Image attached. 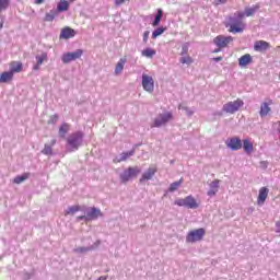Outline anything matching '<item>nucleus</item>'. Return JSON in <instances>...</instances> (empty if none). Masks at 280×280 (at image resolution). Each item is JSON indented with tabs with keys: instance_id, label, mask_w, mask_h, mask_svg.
Here are the masks:
<instances>
[{
	"instance_id": "12",
	"label": "nucleus",
	"mask_w": 280,
	"mask_h": 280,
	"mask_svg": "<svg viewBox=\"0 0 280 280\" xmlns=\"http://www.w3.org/2000/svg\"><path fill=\"white\" fill-rule=\"evenodd\" d=\"M159 170L156 168V166H151L147 170V172H144L140 178V183H145V180H152V178L154 177V174H156Z\"/></svg>"
},
{
	"instance_id": "34",
	"label": "nucleus",
	"mask_w": 280,
	"mask_h": 280,
	"mask_svg": "<svg viewBox=\"0 0 280 280\" xmlns=\"http://www.w3.org/2000/svg\"><path fill=\"white\" fill-rule=\"evenodd\" d=\"M42 154L46 156H51L54 154V149L49 144H45L44 149L42 150Z\"/></svg>"
},
{
	"instance_id": "19",
	"label": "nucleus",
	"mask_w": 280,
	"mask_h": 280,
	"mask_svg": "<svg viewBox=\"0 0 280 280\" xmlns=\"http://www.w3.org/2000/svg\"><path fill=\"white\" fill-rule=\"evenodd\" d=\"M269 190L266 187H261L259 189L258 198H257V205L261 206L266 202V199L268 198Z\"/></svg>"
},
{
	"instance_id": "9",
	"label": "nucleus",
	"mask_w": 280,
	"mask_h": 280,
	"mask_svg": "<svg viewBox=\"0 0 280 280\" xmlns=\"http://www.w3.org/2000/svg\"><path fill=\"white\" fill-rule=\"evenodd\" d=\"M225 144L230 150L237 152V150H242V139L240 137H232L225 141Z\"/></svg>"
},
{
	"instance_id": "44",
	"label": "nucleus",
	"mask_w": 280,
	"mask_h": 280,
	"mask_svg": "<svg viewBox=\"0 0 280 280\" xmlns=\"http://www.w3.org/2000/svg\"><path fill=\"white\" fill-rule=\"evenodd\" d=\"M77 220H85L86 221V215H79V217H77Z\"/></svg>"
},
{
	"instance_id": "2",
	"label": "nucleus",
	"mask_w": 280,
	"mask_h": 280,
	"mask_svg": "<svg viewBox=\"0 0 280 280\" xmlns=\"http://www.w3.org/2000/svg\"><path fill=\"white\" fill-rule=\"evenodd\" d=\"M139 174H141V168H139V166H129L120 174V182L122 185H126V183H129L132 178H137Z\"/></svg>"
},
{
	"instance_id": "52",
	"label": "nucleus",
	"mask_w": 280,
	"mask_h": 280,
	"mask_svg": "<svg viewBox=\"0 0 280 280\" xmlns=\"http://www.w3.org/2000/svg\"><path fill=\"white\" fill-rule=\"evenodd\" d=\"M278 126H280V121H278Z\"/></svg>"
},
{
	"instance_id": "41",
	"label": "nucleus",
	"mask_w": 280,
	"mask_h": 280,
	"mask_svg": "<svg viewBox=\"0 0 280 280\" xmlns=\"http://www.w3.org/2000/svg\"><path fill=\"white\" fill-rule=\"evenodd\" d=\"M228 0H215L214 5H221L222 3H226Z\"/></svg>"
},
{
	"instance_id": "26",
	"label": "nucleus",
	"mask_w": 280,
	"mask_h": 280,
	"mask_svg": "<svg viewBox=\"0 0 280 280\" xmlns=\"http://www.w3.org/2000/svg\"><path fill=\"white\" fill-rule=\"evenodd\" d=\"M57 15H58V11L50 10L48 13L45 14L44 21L46 23H51V21H54V19H56Z\"/></svg>"
},
{
	"instance_id": "49",
	"label": "nucleus",
	"mask_w": 280,
	"mask_h": 280,
	"mask_svg": "<svg viewBox=\"0 0 280 280\" xmlns=\"http://www.w3.org/2000/svg\"><path fill=\"white\" fill-rule=\"evenodd\" d=\"M0 30H3V22L0 23Z\"/></svg>"
},
{
	"instance_id": "4",
	"label": "nucleus",
	"mask_w": 280,
	"mask_h": 280,
	"mask_svg": "<svg viewBox=\"0 0 280 280\" xmlns=\"http://www.w3.org/2000/svg\"><path fill=\"white\" fill-rule=\"evenodd\" d=\"M174 116L171 112H165L160 114L156 118H154L153 122L151 124V128H161V126H165L168 121H172Z\"/></svg>"
},
{
	"instance_id": "3",
	"label": "nucleus",
	"mask_w": 280,
	"mask_h": 280,
	"mask_svg": "<svg viewBox=\"0 0 280 280\" xmlns=\"http://www.w3.org/2000/svg\"><path fill=\"white\" fill-rule=\"evenodd\" d=\"M206 234H207V231L205 230V228L191 230L188 232L186 236V242L187 244H196V242H202Z\"/></svg>"
},
{
	"instance_id": "51",
	"label": "nucleus",
	"mask_w": 280,
	"mask_h": 280,
	"mask_svg": "<svg viewBox=\"0 0 280 280\" xmlns=\"http://www.w3.org/2000/svg\"><path fill=\"white\" fill-rule=\"evenodd\" d=\"M188 115H194V112H189Z\"/></svg>"
},
{
	"instance_id": "45",
	"label": "nucleus",
	"mask_w": 280,
	"mask_h": 280,
	"mask_svg": "<svg viewBox=\"0 0 280 280\" xmlns=\"http://www.w3.org/2000/svg\"><path fill=\"white\" fill-rule=\"evenodd\" d=\"M213 60H214V62H220V61H222V57H215V58H213Z\"/></svg>"
},
{
	"instance_id": "32",
	"label": "nucleus",
	"mask_w": 280,
	"mask_h": 280,
	"mask_svg": "<svg viewBox=\"0 0 280 280\" xmlns=\"http://www.w3.org/2000/svg\"><path fill=\"white\" fill-rule=\"evenodd\" d=\"M80 211V206H71L65 211V215H74Z\"/></svg>"
},
{
	"instance_id": "8",
	"label": "nucleus",
	"mask_w": 280,
	"mask_h": 280,
	"mask_svg": "<svg viewBox=\"0 0 280 280\" xmlns=\"http://www.w3.org/2000/svg\"><path fill=\"white\" fill-rule=\"evenodd\" d=\"M82 54H84V51H82V49H78L74 52H66L61 57L62 63L69 65V62H73V60H78V59L82 58Z\"/></svg>"
},
{
	"instance_id": "15",
	"label": "nucleus",
	"mask_w": 280,
	"mask_h": 280,
	"mask_svg": "<svg viewBox=\"0 0 280 280\" xmlns=\"http://www.w3.org/2000/svg\"><path fill=\"white\" fill-rule=\"evenodd\" d=\"M97 218H102V210L93 207L86 213V222H91V220H97Z\"/></svg>"
},
{
	"instance_id": "29",
	"label": "nucleus",
	"mask_w": 280,
	"mask_h": 280,
	"mask_svg": "<svg viewBox=\"0 0 280 280\" xmlns=\"http://www.w3.org/2000/svg\"><path fill=\"white\" fill-rule=\"evenodd\" d=\"M130 156H135V150L128 151V152H122L120 154V159L116 161V163H121V161H128Z\"/></svg>"
},
{
	"instance_id": "20",
	"label": "nucleus",
	"mask_w": 280,
	"mask_h": 280,
	"mask_svg": "<svg viewBox=\"0 0 280 280\" xmlns=\"http://www.w3.org/2000/svg\"><path fill=\"white\" fill-rule=\"evenodd\" d=\"M219 189H220V179H214L210 184V189L208 190V196H210V197L215 196V194H218Z\"/></svg>"
},
{
	"instance_id": "17",
	"label": "nucleus",
	"mask_w": 280,
	"mask_h": 280,
	"mask_svg": "<svg viewBox=\"0 0 280 280\" xmlns=\"http://www.w3.org/2000/svg\"><path fill=\"white\" fill-rule=\"evenodd\" d=\"M9 71L11 72V73H13V75H14V73H21V71H23V62H21V61H11L10 63H9Z\"/></svg>"
},
{
	"instance_id": "23",
	"label": "nucleus",
	"mask_w": 280,
	"mask_h": 280,
	"mask_svg": "<svg viewBox=\"0 0 280 280\" xmlns=\"http://www.w3.org/2000/svg\"><path fill=\"white\" fill-rule=\"evenodd\" d=\"M67 10H69V1L60 0L57 4L56 12H67Z\"/></svg>"
},
{
	"instance_id": "31",
	"label": "nucleus",
	"mask_w": 280,
	"mask_h": 280,
	"mask_svg": "<svg viewBox=\"0 0 280 280\" xmlns=\"http://www.w3.org/2000/svg\"><path fill=\"white\" fill-rule=\"evenodd\" d=\"M126 65V59L121 58L115 68V73L116 75H119V73H121V71H124V66Z\"/></svg>"
},
{
	"instance_id": "33",
	"label": "nucleus",
	"mask_w": 280,
	"mask_h": 280,
	"mask_svg": "<svg viewBox=\"0 0 280 280\" xmlns=\"http://www.w3.org/2000/svg\"><path fill=\"white\" fill-rule=\"evenodd\" d=\"M182 185H183V178H180L177 182L172 183L168 188V191H171V192L176 191L178 189V187H180Z\"/></svg>"
},
{
	"instance_id": "6",
	"label": "nucleus",
	"mask_w": 280,
	"mask_h": 280,
	"mask_svg": "<svg viewBox=\"0 0 280 280\" xmlns=\"http://www.w3.org/2000/svg\"><path fill=\"white\" fill-rule=\"evenodd\" d=\"M84 133L82 131H77L68 137V145H71L74 150H78L82 143Z\"/></svg>"
},
{
	"instance_id": "1",
	"label": "nucleus",
	"mask_w": 280,
	"mask_h": 280,
	"mask_svg": "<svg viewBox=\"0 0 280 280\" xmlns=\"http://www.w3.org/2000/svg\"><path fill=\"white\" fill-rule=\"evenodd\" d=\"M257 10H259V4H256L253 8H246L245 12L237 11L234 13V16H229L226 24V27H230L229 32L232 34H242V32L246 30V24L243 19L245 16H253Z\"/></svg>"
},
{
	"instance_id": "7",
	"label": "nucleus",
	"mask_w": 280,
	"mask_h": 280,
	"mask_svg": "<svg viewBox=\"0 0 280 280\" xmlns=\"http://www.w3.org/2000/svg\"><path fill=\"white\" fill-rule=\"evenodd\" d=\"M213 43L215 46L219 47V49H224L225 47H229V45H231V43H233V37L218 35L217 37H214Z\"/></svg>"
},
{
	"instance_id": "53",
	"label": "nucleus",
	"mask_w": 280,
	"mask_h": 280,
	"mask_svg": "<svg viewBox=\"0 0 280 280\" xmlns=\"http://www.w3.org/2000/svg\"><path fill=\"white\" fill-rule=\"evenodd\" d=\"M71 2L75 1V0H70Z\"/></svg>"
},
{
	"instance_id": "13",
	"label": "nucleus",
	"mask_w": 280,
	"mask_h": 280,
	"mask_svg": "<svg viewBox=\"0 0 280 280\" xmlns=\"http://www.w3.org/2000/svg\"><path fill=\"white\" fill-rule=\"evenodd\" d=\"M248 65H253V56L250 54H245L238 58V67L241 69H246Z\"/></svg>"
},
{
	"instance_id": "28",
	"label": "nucleus",
	"mask_w": 280,
	"mask_h": 280,
	"mask_svg": "<svg viewBox=\"0 0 280 280\" xmlns=\"http://www.w3.org/2000/svg\"><path fill=\"white\" fill-rule=\"evenodd\" d=\"M141 56H143L144 58H154V56H156V50L152 48H145L141 51Z\"/></svg>"
},
{
	"instance_id": "43",
	"label": "nucleus",
	"mask_w": 280,
	"mask_h": 280,
	"mask_svg": "<svg viewBox=\"0 0 280 280\" xmlns=\"http://www.w3.org/2000/svg\"><path fill=\"white\" fill-rule=\"evenodd\" d=\"M38 69H40V65L36 63V65L33 67V70H34V71H38Z\"/></svg>"
},
{
	"instance_id": "35",
	"label": "nucleus",
	"mask_w": 280,
	"mask_h": 280,
	"mask_svg": "<svg viewBox=\"0 0 280 280\" xmlns=\"http://www.w3.org/2000/svg\"><path fill=\"white\" fill-rule=\"evenodd\" d=\"M179 62L182 65H192L194 63V59L190 56H185V57H182L179 59Z\"/></svg>"
},
{
	"instance_id": "21",
	"label": "nucleus",
	"mask_w": 280,
	"mask_h": 280,
	"mask_svg": "<svg viewBox=\"0 0 280 280\" xmlns=\"http://www.w3.org/2000/svg\"><path fill=\"white\" fill-rule=\"evenodd\" d=\"M242 143L243 150L244 152H246V154H253V152H255V147L253 145V142H250L248 139H244Z\"/></svg>"
},
{
	"instance_id": "38",
	"label": "nucleus",
	"mask_w": 280,
	"mask_h": 280,
	"mask_svg": "<svg viewBox=\"0 0 280 280\" xmlns=\"http://www.w3.org/2000/svg\"><path fill=\"white\" fill-rule=\"evenodd\" d=\"M174 205L177 207H187V197L175 200Z\"/></svg>"
},
{
	"instance_id": "46",
	"label": "nucleus",
	"mask_w": 280,
	"mask_h": 280,
	"mask_svg": "<svg viewBox=\"0 0 280 280\" xmlns=\"http://www.w3.org/2000/svg\"><path fill=\"white\" fill-rule=\"evenodd\" d=\"M108 276H101L97 280H107Z\"/></svg>"
},
{
	"instance_id": "25",
	"label": "nucleus",
	"mask_w": 280,
	"mask_h": 280,
	"mask_svg": "<svg viewBox=\"0 0 280 280\" xmlns=\"http://www.w3.org/2000/svg\"><path fill=\"white\" fill-rule=\"evenodd\" d=\"M187 209H198V202L194 196H187Z\"/></svg>"
},
{
	"instance_id": "16",
	"label": "nucleus",
	"mask_w": 280,
	"mask_h": 280,
	"mask_svg": "<svg viewBox=\"0 0 280 280\" xmlns=\"http://www.w3.org/2000/svg\"><path fill=\"white\" fill-rule=\"evenodd\" d=\"M267 49H270V43L266 40H256L254 44V50L255 51H267Z\"/></svg>"
},
{
	"instance_id": "37",
	"label": "nucleus",
	"mask_w": 280,
	"mask_h": 280,
	"mask_svg": "<svg viewBox=\"0 0 280 280\" xmlns=\"http://www.w3.org/2000/svg\"><path fill=\"white\" fill-rule=\"evenodd\" d=\"M36 60L38 65H43V62H47V52H43L39 56H36Z\"/></svg>"
},
{
	"instance_id": "11",
	"label": "nucleus",
	"mask_w": 280,
	"mask_h": 280,
	"mask_svg": "<svg viewBox=\"0 0 280 280\" xmlns=\"http://www.w3.org/2000/svg\"><path fill=\"white\" fill-rule=\"evenodd\" d=\"M272 104L273 102L270 98L267 102H262L260 104V110H259L260 117H268V115H270V112L272 110L270 106H272Z\"/></svg>"
},
{
	"instance_id": "54",
	"label": "nucleus",
	"mask_w": 280,
	"mask_h": 280,
	"mask_svg": "<svg viewBox=\"0 0 280 280\" xmlns=\"http://www.w3.org/2000/svg\"><path fill=\"white\" fill-rule=\"evenodd\" d=\"M277 224H278V225H280V223H279V222H278Z\"/></svg>"
},
{
	"instance_id": "48",
	"label": "nucleus",
	"mask_w": 280,
	"mask_h": 280,
	"mask_svg": "<svg viewBox=\"0 0 280 280\" xmlns=\"http://www.w3.org/2000/svg\"><path fill=\"white\" fill-rule=\"evenodd\" d=\"M50 145H56V140H51Z\"/></svg>"
},
{
	"instance_id": "30",
	"label": "nucleus",
	"mask_w": 280,
	"mask_h": 280,
	"mask_svg": "<svg viewBox=\"0 0 280 280\" xmlns=\"http://www.w3.org/2000/svg\"><path fill=\"white\" fill-rule=\"evenodd\" d=\"M163 19V10L162 9H159L158 10V13L155 15V19L154 21L152 22V26L153 27H156L160 23H161V20Z\"/></svg>"
},
{
	"instance_id": "36",
	"label": "nucleus",
	"mask_w": 280,
	"mask_h": 280,
	"mask_svg": "<svg viewBox=\"0 0 280 280\" xmlns=\"http://www.w3.org/2000/svg\"><path fill=\"white\" fill-rule=\"evenodd\" d=\"M10 8V0H0V12H3Z\"/></svg>"
},
{
	"instance_id": "39",
	"label": "nucleus",
	"mask_w": 280,
	"mask_h": 280,
	"mask_svg": "<svg viewBox=\"0 0 280 280\" xmlns=\"http://www.w3.org/2000/svg\"><path fill=\"white\" fill-rule=\"evenodd\" d=\"M89 250H92V248L91 247H77V248H74V252L79 253V254L89 253Z\"/></svg>"
},
{
	"instance_id": "14",
	"label": "nucleus",
	"mask_w": 280,
	"mask_h": 280,
	"mask_svg": "<svg viewBox=\"0 0 280 280\" xmlns=\"http://www.w3.org/2000/svg\"><path fill=\"white\" fill-rule=\"evenodd\" d=\"M75 36V31L69 26L63 27L59 35V38H63L65 40H69V38H73Z\"/></svg>"
},
{
	"instance_id": "42",
	"label": "nucleus",
	"mask_w": 280,
	"mask_h": 280,
	"mask_svg": "<svg viewBox=\"0 0 280 280\" xmlns=\"http://www.w3.org/2000/svg\"><path fill=\"white\" fill-rule=\"evenodd\" d=\"M40 3H45V0H35L36 5H40Z\"/></svg>"
},
{
	"instance_id": "27",
	"label": "nucleus",
	"mask_w": 280,
	"mask_h": 280,
	"mask_svg": "<svg viewBox=\"0 0 280 280\" xmlns=\"http://www.w3.org/2000/svg\"><path fill=\"white\" fill-rule=\"evenodd\" d=\"M167 32V27H158L153 31L151 38H153V40H155V38H159V36H161L163 33Z\"/></svg>"
},
{
	"instance_id": "10",
	"label": "nucleus",
	"mask_w": 280,
	"mask_h": 280,
	"mask_svg": "<svg viewBox=\"0 0 280 280\" xmlns=\"http://www.w3.org/2000/svg\"><path fill=\"white\" fill-rule=\"evenodd\" d=\"M142 88L148 93L154 92V79L148 74H142Z\"/></svg>"
},
{
	"instance_id": "18",
	"label": "nucleus",
	"mask_w": 280,
	"mask_h": 280,
	"mask_svg": "<svg viewBox=\"0 0 280 280\" xmlns=\"http://www.w3.org/2000/svg\"><path fill=\"white\" fill-rule=\"evenodd\" d=\"M14 80V73H12L10 70L4 71L0 74V84H8Z\"/></svg>"
},
{
	"instance_id": "22",
	"label": "nucleus",
	"mask_w": 280,
	"mask_h": 280,
	"mask_svg": "<svg viewBox=\"0 0 280 280\" xmlns=\"http://www.w3.org/2000/svg\"><path fill=\"white\" fill-rule=\"evenodd\" d=\"M70 130L71 125H69L68 122H62L59 127V137H61V139H65V137H67V132H69Z\"/></svg>"
},
{
	"instance_id": "40",
	"label": "nucleus",
	"mask_w": 280,
	"mask_h": 280,
	"mask_svg": "<svg viewBox=\"0 0 280 280\" xmlns=\"http://www.w3.org/2000/svg\"><path fill=\"white\" fill-rule=\"evenodd\" d=\"M150 37V31H145L143 33V43H148V38Z\"/></svg>"
},
{
	"instance_id": "50",
	"label": "nucleus",
	"mask_w": 280,
	"mask_h": 280,
	"mask_svg": "<svg viewBox=\"0 0 280 280\" xmlns=\"http://www.w3.org/2000/svg\"><path fill=\"white\" fill-rule=\"evenodd\" d=\"M218 51H220V48H219V49H215V50H214V54H218Z\"/></svg>"
},
{
	"instance_id": "24",
	"label": "nucleus",
	"mask_w": 280,
	"mask_h": 280,
	"mask_svg": "<svg viewBox=\"0 0 280 280\" xmlns=\"http://www.w3.org/2000/svg\"><path fill=\"white\" fill-rule=\"evenodd\" d=\"M27 178H30V173H24L22 175H18L16 177H14L13 183L15 185H21V183H25Z\"/></svg>"
},
{
	"instance_id": "47",
	"label": "nucleus",
	"mask_w": 280,
	"mask_h": 280,
	"mask_svg": "<svg viewBox=\"0 0 280 280\" xmlns=\"http://www.w3.org/2000/svg\"><path fill=\"white\" fill-rule=\"evenodd\" d=\"M51 119H52V121H58V115H54V116L51 117Z\"/></svg>"
},
{
	"instance_id": "5",
	"label": "nucleus",
	"mask_w": 280,
	"mask_h": 280,
	"mask_svg": "<svg viewBox=\"0 0 280 280\" xmlns=\"http://www.w3.org/2000/svg\"><path fill=\"white\" fill-rule=\"evenodd\" d=\"M244 106V101L241 98H237L236 101L233 102H228L226 104L223 105V112L229 113L230 115H233L237 113Z\"/></svg>"
}]
</instances>
